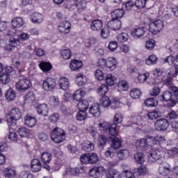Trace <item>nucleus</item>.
<instances>
[{
    "label": "nucleus",
    "mask_w": 178,
    "mask_h": 178,
    "mask_svg": "<svg viewBox=\"0 0 178 178\" xmlns=\"http://www.w3.org/2000/svg\"><path fill=\"white\" fill-rule=\"evenodd\" d=\"M162 102H168V106L172 108L177 104L178 102V88L176 86H171L169 90L163 92L159 96Z\"/></svg>",
    "instance_id": "nucleus-1"
},
{
    "label": "nucleus",
    "mask_w": 178,
    "mask_h": 178,
    "mask_svg": "<svg viewBox=\"0 0 178 178\" xmlns=\"http://www.w3.org/2000/svg\"><path fill=\"white\" fill-rule=\"evenodd\" d=\"M118 60L113 56L107 58L102 57L97 60V66L101 69H108L110 72H115L118 69Z\"/></svg>",
    "instance_id": "nucleus-2"
},
{
    "label": "nucleus",
    "mask_w": 178,
    "mask_h": 178,
    "mask_svg": "<svg viewBox=\"0 0 178 178\" xmlns=\"http://www.w3.org/2000/svg\"><path fill=\"white\" fill-rule=\"evenodd\" d=\"M150 76L149 72H145L143 74L139 73L136 80L139 84H145V83L149 86H161L162 84V79H154L150 77Z\"/></svg>",
    "instance_id": "nucleus-3"
},
{
    "label": "nucleus",
    "mask_w": 178,
    "mask_h": 178,
    "mask_svg": "<svg viewBox=\"0 0 178 178\" xmlns=\"http://www.w3.org/2000/svg\"><path fill=\"white\" fill-rule=\"evenodd\" d=\"M22 118V111L19 108H13L6 113V120L8 126H16L17 120Z\"/></svg>",
    "instance_id": "nucleus-4"
},
{
    "label": "nucleus",
    "mask_w": 178,
    "mask_h": 178,
    "mask_svg": "<svg viewBox=\"0 0 178 178\" xmlns=\"http://www.w3.org/2000/svg\"><path fill=\"white\" fill-rule=\"evenodd\" d=\"M86 172V167H67L63 172V177L67 178L70 176L77 177L79 175H83Z\"/></svg>",
    "instance_id": "nucleus-5"
},
{
    "label": "nucleus",
    "mask_w": 178,
    "mask_h": 178,
    "mask_svg": "<svg viewBox=\"0 0 178 178\" xmlns=\"http://www.w3.org/2000/svg\"><path fill=\"white\" fill-rule=\"evenodd\" d=\"M177 74H178V65L174 64L173 67H171L170 69L166 71V79H161L162 82L161 84H165L169 87L172 86V80L176 77Z\"/></svg>",
    "instance_id": "nucleus-6"
},
{
    "label": "nucleus",
    "mask_w": 178,
    "mask_h": 178,
    "mask_svg": "<svg viewBox=\"0 0 178 178\" xmlns=\"http://www.w3.org/2000/svg\"><path fill=\"white\" fill-rule=\"evenodd\" d=\"M165 156V147H160L159 149H152L150 151L148 156V161L149 163H154L159 159H162Z\"/></svg>",
    "instance_id": "nucleus-7"
},
{
    "label": "nucleus",
    "mask_w": 178,
    "mask_h": 178,
    "mask_svg": "<svg viewBox=\"0 0 178 178\" xmlns=\"http://www.w3.org/2000/svg\"><path fill=\"white\" fill-rule=\"evenodd\" d=\"M51 138L56 143L59 144L60 143H63L66 138V135L65 134V131L61 128H55L51 134Z\"/></svg>",
    "instance_id": "nucleus-8"
},
{
    "label": "nucleus",
    "mask_w": 178,
    "mask_h": 178,
    "mask_svg": "<svg viewBox=\"0 0 178 178\" xmlns=\"http://www.w3.org/2000/svg\"><path fill=\"white\" fill-rule=\"evenodd\" d=\"M163 27H165V24L161 19H156L149 23V31L152 34L161 33L163 30Z\"/></svg>",
    "instance_id": "nucleus-9"
},
{
    "label": "nucleus",
    "mask_w": 178,
    "mask_h": 178,
    "mask_svg": "<svg viewBox=\"0 0 178 178\" xmlns=\"http://www.w3.org/2000/svg\"><path fill=\"white\" fill-rule=\"evenodd\" d=\"M136 148L142 149V151H147L148 147H154V142L152 141V138L148 136L146 138H141L136 141Z\"/></svg>",
    "instance_id": "nucleus-10"
},
{
    "label": "nucleus",
    "mask_w": 178,
    "mask_h": 178,
    "mask_svg": "<svg viewBox=\"0 0 178 178\" xmlns=\"http://www.w3.org/2000/svg\"><path fill=\"white\" fill-rule=\"evenodd\" d=\"M32 83L27 78H23L19 80L15 84V88L19 92H24L31 88Z\"/></svg>",
    "instance_id": "nucleus-11"
},
{
    "label": "nucleus",
    "mask_w": 178,
    "mask_h": 178,
    "mask_svg": "<svg viewBox=\"0 0 178 178\" xmlns=\"http://www.w3.org/2000/svg\"><path fill=\"white\" fill-rule=\"evenodd\" d=\"M105 173H106V169L102 165L94 166L88 172L90 177L92 178H101L105 176Z\"/></svg>",
    "instance_id": "nucleus-12"
},
{
    "label": "nucleus",
    "mask_w": 178,
    "mask_h": 178,
    "mask_svg": "<svg viewBox=\"0 0 178 178\" xmlns=\"http://www.w3.org/2000/svg\"><path fill=\"white\" fill-rule=\"evenodd\" d=\"M42 88L47 92L54 91L56 88V80L52 77L46 78L42 82Z\"/></svg>",
    "instance_id": "nucleus-13"
},
{
    "label": "nucleus",
    "mask_w": 178,
    "mask_h": 178,
    "mask_svg": "<svg viewBox=\"0 0 178 178\" xmlns=\"http://www.w3.org/2000/svg\"><path fill=\"white\" fill-rule=\"evenodd\" d=\"M40 161L43 163L44 169L50 172L51 166H49V164L51 163V161H52V154L48 152H42L40 154Z\"/></svg>",
    "instance_id": "nucleus-14"
},
{
    "label": "nucleus",
    "mask_w": 178,
    "mask_h": 178,
    "mask_svg": "<svg viewBox=\"0 0 178 178\" xmlns=\"http://www.w3.org/2000/svg\"><path fill=\"white\" fill-rule=\"evenodd\" d=\"M58 30L61 34H69L72 30V24L69 21H62L58 24Z\"/></svg>",
    "instance_id": "nucleus-15"
},
{
    "label": "nucleus",
    "mask_w": 178,
    "mask_h": 178,
    "mask_svg": "<svg viewBox=\"0 0 178 178\" xmlns=\"http://www.w3.org/2000/svg\"><path fill=\"white\" fill-rule=\"evenodd\" d=\"M24 124L29 129H33L37 125V119L31 114H26L24 117Z\"/></svg>",
    "instance_id": "nucleus-16"
},
{
    "label": "nucleus",
    "mask_w": 178,
    "mask_h": 178,
    "mask_svg": "<svg viewBox=\"0 0 178 178\" xmlns=\"http://www.w3.org/2000/svg\"><path fill=\"white\" fill-rule=\"evenodd\" d=\"M154 127L158 131H165L169 127V121L165 118L158 120L154 124Z\"/></svg>",
    "instance_id": "nucleus-17"
},
{
    "label": "nucleus",
    "mask_w": 178,
    "mask_h": 178,
    "mask_svg": "<svg viewBox=\"0 0 178 178\" xmlns=\"http://www.w3.org/2000/svg\"><path fill=\"white\" fill-rule=\"evenodd\" d=\"M89 113L95 118H99L102 114L101 106L98 103H95L89 107Z\"/></svg>",
    "instance_id": "nucleus-18"
},
{
    "label": "nucleus",
    "mask_w": 178,
    "mask_h": 178,
    "mask_svg": "<svg viewBox=\"0 0 178 178\" xmlns=\"http://www.w3.org/2000/svg\"><path fill=\"white\" fill-rule=\"evenodd\" d=\"M33 106L35 108L38 115H42L43 116L48 115L49 108H48V105H47V104H40L38 103H35Z\"/></svg>",
    "instance_id": "nucleus-19"
},
{
    "label": "nucleus",
    "mask_w": 178,
    "mask_h": 178,
    "mask_svg": "<svg viewBox=\"0 0 178 178\" xmlns=\"http://www.w3.org/2000/svg\"><path fill=\"white\" fill-rule=\"evenodd\" d=\"M83 67V62L80 60L73 59L69 63L71 72H79Z\"/></svg>",
    "instance_id": "nucleus-20"
},
{
    "label": "nucleus",
    "mask_w": 178,
    "mask_h": 178,
    "mask_svg": "<svg viewBox=\"0 0 178 178\" xmlns=\"http://www.w3.org/2000/svg\"><path fill=\"white\" fill-rule=\"evenodd\" d=\"M116 90L118 92H126L130 88L129 81L126 80H121L118 81L116 86Z\"/></svg>",
    "instance_id": "nucleus-21"
},
{
    "label": "nucleus",
    "mask_w": 178,
    "mask_h": 178,
    "mask_svg": "<svg viewBox=\"0 0 178 178\" xmlns=\"http://www.w3.org/2000/svg\"><path fill=\"white\" fill-rule=\"evenodd\" d=\"M144 34H145V28L143 26L135 27L131 32V35L135 39L141 38Z\"/></svg>",
    "instance_id": "nucleus-22"
},
{
    "label": "nucleus",
    "mask_w": 178,
    "mask_h": 178,
    "mask_svg": "<svg viewBox=\"0 0 178 178\" xmlns=\"http://www.w3.org/2000/svg\"><path fill=\"white\" fill-rule=\"evenodd\" d=\"M20 45V40H19L18 38H10L8 44L4 47V49L6 51H13L16 47H19Z\"/></svg>",
    "instance_id": "nucleus-23"
},
{
    "label": "nucleus",
    "mask_w": 178,
    "mask_h": 178,
    "mask_svg": "<svg viewBox=\"0 0 178 178\" xmlns=\"http://www.w3.org/2000/svg\"><path fill=\"white\" fill-rule=\"evenodd\" d=\"M1 173L5 178H15L17 176V172L16 170L10 167L4 168L2 170Z\"/></svg>",
    "instance_id": "nucleus-24"
},
{
    "label": "nucleus",
    "mask_w": 178,
    "mask_h": 178,
    "mask_svg": "<svg viewBox=\"0 0 178 178\" xmlns=\"http://www.w3.org/2000/svg\"><path fill=\"white\" fill-rule=\"evenodd\" d=\"M58 87L63 91H67L69 88H70V81H69V79L65 76H62L58 80Z\"/></svg>",
    "instance_id": "nucleus-25"
},
{
    "label": "nucleus",
    "mask_w": 178,
    "mask_h": 178,
    "mask_svg": "<svg viewBox=\"0 0 178 178\" xmlns=\"http://www.w3.org/2000/svg\"><path fill=\"white\" fill-rule=\"evenodd\" d=\"M104 81L108 87H114L115 84H118V77L111 73H108L106 75Z\"/></svg>",
    "instance_id": "nucleus-26"
},
{
    "label": "nucleus",
    "mask_w": 178,
    "mask_h": 178,
    "mask_svg": "<svg viewBox=\"0 0 178 178\" xmlns=\"http://www.w3.org/2000/svg\"><path fill=\"white\" fill-rule=\"evenodd\" d=\"M42 166L41 165V162L37 159H33L31 161L30 169L33 173H38L41 172Z\"/></svg>",
    "instance_id": "nucleus-27"
},
{
    "label": "nucleus",
    "mask_w": 178,
    "mask_h": 178,
    "mask_svg": "<svg viewBox=\"0 0 178 178\" xmlns=\"http://www.w3.org/2000/svg\"><path fill=\"white\" fill-rule=\"evenodd\" d=\"M30 20L35 24H41L44 22V15L40 13H33L30 16Z\"/></svg>",
    "instance_id": "nucleus-28"
},
{
    "label": "nucleus",
    "mask_w": 178,
    "mask_h": 178,
    "mask_svg": "<svg viewBox=\"0 0 178 178\" xmlns=\"http://www.w3.org/2000/svg\"><path fill=\"white\" fill-rule=\"evenodd\" d=\"M87 76L84 75L83 73L76 74L75 76V83L76 86L81 87V86H84L87 84Z\"/></svg>",
    "instance_id": "nucleus-29"
},
{
    "label": "nucleus",
    "mask_w": 178,
    "mask_h": 178,
    "mask_svg": "<svg viewBox=\"0 0 178 178\" xmlns=\"http://www.w3.org/2000/svg\"><path fill=\"white\" fill-rule=\"evenodd\" d=\"M85 95L86 91L84 90V88H81L74 91L72 95V99L74 101H76V102H78L79 101H81V99L84 98Z\"/></svg>",
    "instance_id": "nucleus-30"
},
{
    "label": "nucleus",
    "mask_w": 178,
    "mask_h": 178,
    "mask_svg": "<svg viewBox=\"0 0 178 178\" xmlns=\"http://www.w3.org/2000/svg\"><path fill=\"white\" fill-rule=\"evenodd\" d=\"M151 138H152L153 146L156 144H159L161 147H166V145H168L166 142V139L165 138V136L157 135L154 138L151 136Z\"/></svg>",
    "instance_id": "nucleus-31"
},
{
    "label": "nucleus",
    "mask_w": 178,
    "mask_h": 178,
    "mask_svg": "<svg viewBox=\"0 0 178 178\" xmlns=\"http://www.w3.org/2000/svg\"><path fill=\"white\" fill-rule=\"evenodd\" d=\"M108 26L114 31L120 30L122 29V21L112 19V20L108 22Z\"/></svg>",
    "instance_id": "nucleus-32"
},
{
    "label": "nucleus",
    "mask_w": 178,
    "mask_h": 178,
    "mask_svg": "<svg viewBox=\"0 0 178 178\" xmlns=\"http://www.w3.org/2000/svg\"><path fill=\"white\" fill-rule=\"evenodd\" d=\"M159 172L163 176H168L171 172L170 165L168 163H162L159 168Z\"/></svg>",
    "instance_id": "nucleus-33"
},
{
    "label": "nucleus",
    "mask_w": 178,
    "mask_h": 178,
    "mask_svg": "<svg viewBox=\"0 0 178 178\" xmlns=\"http://www.w3.org/2000/svg\"><path fill=\"white\" fill-rule=\"evenodd\" d=\"M18 134L19 137H22V138H33L31 130L26 127L19 128L18 129Z\"/></svg>",
    "instance_id": "nucleus-34"
},
{
    "label": "nucleus",
    "mask_w": 178,
    "mask_h": 178,
    "mask_svg": "<svg viewBox=\"0 0 178 178\" xmlns=\"http://www.w3.org/2000/svg\"><path fill=\"white\" fill-rule=\"evenodd\" d=\"M11 26L14 29H20L24 26V20L20 17H14L11 21Z\"/></svg>",
    "instance_id": "nucleus-35"
},
{
    "label": "nucleus",
    "mask_w": 178,
    "mask_h": 178,
    "mask_svg": "<svg viewBox=\"0 0 178 178\" xmlns=\"http://www.w3.org/2000/svg\"><path fill=\"white\" fill-rule=\"evenodd\" d=\"M129 95L132 99H140L143 95V92L138 88H134L130 90Z\"/></svg>",
    "instance_id": "nucleus-36"
},
{
    "label": "nucleus",
    "mask_w": 178,
    "mask_h": 178,
    "mask_svg": "<svg viewBox=\"0 0 178 178\" xmlns=\"http://www.w3.org/2000/svg\"><path fill=\"white\" fill-rule=\"evenodd\" d=\"M158 56L155 54H151L145 60V64L146 66H154L158 63Z\"/></svg>",
    "instance_id": "nucleus-37"
},
{
    "label": "nucleus",
    "mask_w": 178,
    "mask_h": 178,
    "mask_svg": "<svg viewBox=\"0 0 178 178\" xmlns=\"http://www.w3.org/2000/svg\"><path fill=\"white\" fill-rule=\"evenodd\" d=\"M103 26L104 24L99 19H95L90 23V29L92 31H99Z\"/></svg>",
    "instance_id": "nucleus-38"
},
{
    "label": "nucleus",
    "mask_w": 178,
    "mask_h": 178,
    "mask_svg": "<svg viewBox=\"0 0 178 178\" xmlns=\"http://www.w3.org/2000/svg\"><path fill=\"white\" fill-rule=\"evenodd\" d=\"M47 104L49 106L56 108V106L60 105V100H59V97L57 96H51L47 99Z\"/></svg>",
    "instance_id": "nucleus-39"
},
{
    "label": "nucleus",
    "mask_w": 178,
    "mask_h": 178,
    "mask_svg": "<svg viewBox=\"0 0 178 178\" xmlns=\"http://www.w3.org/2000/svg\"><path fill=\"white\" fill-rule=\"evenodd\" d=\"M130 156V152L126 149H119L117 152V157L120 161H124Z\"/></svg>",
    "instance_id": "nucleus-40"
},
{
    "label": "nucleus",
    "mask_w": 178,
    "mask_h": 178,
    "mask_svg": "<svg viewBox=\"0 0 178 178\" xmlns=\"http://www.w3.org/2000/svg\"><path fill=\"white\" fill-rule=\"evenodd\" d=\"M124 16V10L123 9H115L111 13V17L114 20H119Z\"/></svg>",
    "instance_id": "nucleus-41"
},
{
    "label": "nucleus",
    "mask_w": 178,
    "mask_h": 178,
    "mask_svg": "<svg viewBox=\"0 0 178 178\" xmlns=\"http://www.w3.org/2000/svg\"><path fill=\"white\" fill-rule=\"evenodd\" d=\"M110 140H111L110 141L111 148L119 149L122 147V140L118 138L110 136Z\"/></svg>",
    "instance_id": "nucleus-42"
},
{
    "label": "nucleus",
    "mask_w": 178,
    "mask_h": 178,
    "mask_svg": "<svg viewBox=\"0 0 178 178\" xmlns=\"http://www.w3.org/2000/svg\"><path fill=\"white\" fill-rule=\"evenodd\" d=\"M144 104L147 108H156V106L159 103L158 102V99H156V98L150 97L145 100Z\"/></svg>",
    "instance_id": "nucleus-43"
},
{
    "label": "nucleus",
    "mask_w": 178,
    "mask_h": 178,
    "mask_svg": "<svg viewBox=\"0 0 178 178\" xmlns=\"http://www.w3.org/2000/svg\"><path fill=\"white\" fill-rule=\"evenodd\" d=\"M81 147L83 151L86 152H90V151H94L95 146L92 143L88 140H85L81 143Z\"/></svg>",
    "instance_id": "nucleus-44"
},
{
    "label": "nucleus",
    "mask_w": 178,
    "mask_h": 178,
    "mask_svg": "<svg viewBox=\"0 0 178 178\" xmlns=\"http://www.w3.org/2000/svg\"><path fill=\"white\" fill-rule=\"evenodd\" d=\"M5 97L7 101L12 102L16 99V90L13 88H9L5 92Z\"/></svg>",
    "instance_id": "nucleus-45"
},
{
    "label": "nucleus",
    "mask_w": 178,
    "mask_h": 178,
    "mask_svg": "<svg viewBox=\"0 0 178 178\" xmlns=\"http://www.w3.org/2000/svg\"><path fill=\"white\" fill-rule=\"evenodd\" d=\"M123 106V103L120 102V99L118 97H113L111 99V103L110 105V108L111 109H119V108H122Z\"/></svg>",
    "instance_id": "nucleus-46"
},
{
    "label": "nucleus",
    "mask_w": 178,
    "mask_h": 178,
    "mask_svg": "<svg viewBox=\"0 0 178 178\" xmlns=\"http://www.w3.org/2000/svg\"><path fill=\"white\" fill-rule=\"evenodd\" d=\"M161 116H162V112L159 110H154L147 113V118L150 120H156V119L161 118Z\"/></svg>",
    "instance_id": "nucleus-47"
},
{
    "label": "nucleus",
    "mask_w": 178,
    "mask_h": 178,
    "mask_svg": "<svg viewBox=\"0 0 178 178\" xmlns=\"http://www.w3.org/2000/svg\"><path fill=\"white\" fill-rule=\"evenodd\" d=\"M134 159L136 163H138V165H143V163L145 162V154L140 152H136L134 154Z\"/></svg>",
    "instance_id": "nucleus-48"
},
{
    "label": "nucleus",
    "mask_w": 178,
    "mask_h": 178,
    "mask_svg": "<svg viewBox=\"0 0 178 178\" xmlns=\"http://www.w3.org/2000/svg\"><path fill=\"white\" fill-rule=\"evenodd\" d=\"M109 91V86L106 83H102L97 89V92L99 95H106Z\"/></svg>",
    "instance_id": "nucleus-49"
},
{
    "label": "nucleus",
    "mask_w": 178,
    "mask_h": 178,
    "mask_svg": "<svg viewBox=\"0 0 178 178\" xmlns=\"http://www.w3.org/2000/svg\"><path fill=\"white\" fill-rule=\"evenodd\" d=\"M111 101L112 99H111L109 97L104 95L100 99V104L103 108H111Z\"/></svg>",
    "instance_id": "nucleus-50"
},
{
    "label": "nucleus",
    "mask_w": 178,
    "mask_h": 178,
    "mask_svg": "<svg viewBox=\"0 0 178 178\" xmlns=\"http://www.w3.org/2000/svg\"><path fill=\"white\" fill-rule=\"evenodd\" d=\"M60 55L64 60H69V59H72L73 54L70 49H63L60 51Z\"/></svg>",
    "instance_id": "nucleus-51"
},
{
    "label": "nucleus",
    "mask_w": 178,
    "mask_h": 178,
    "mask_svg": "<svg viewBox=\"0 0 178 178\" xmlns=\"http://www.w3.org/2000/svg\"><path fill=\"white\" fill-rule=\"evenodd\" d=\"M120 177V173L116 169H110L106 173V178H119Z\"/></svg>",
    "instance_id": "nucleus-52"
},
{
    "label": "nucleus",
    "mask_w": 178,
    "mask_h": 178,
    "mask_svg": "<svg viewBox=\"0 0 178 178\" xmlns=\"http://www.w3.org/2000/svg\"><path fill=\"white\" fill-rule=\"evenodd\" d=\"M152 75L154 76V78L153 79H162L163 78H160L162 77V76L165 75V71H163V70L157 67V68H154L152 71Z\"/></svg>",
    "instance_id": "nucleus-53"
},
{
    "label": "nucleus",
    "mask_w": 178,
    "mask_h": 178,
    "mask_svg": "<svg viewBox=\"0 0 178 178\" xmlns=\"http://www.w3.org/2000/svg\"><path fill=\"white\" fill-rule=\"evenodd\" d=\"M88 102L86 99H82L81 100L78 101L77 108L79 111H86V109H88Z\"/></svg>",
    "instance_id": "nucleus-54"
},
{
    "label": "nucleus",
    "mask_w": 178,
    "mask_h": 178,
    "mask_svg": "<svg viewBox=\"0 0 178 178\" xmlns=\"http://www.w3.org/2000/svg\"><path fill=\"white\" fill-rule=\"evenodd\" d=\"M95 77L98 81H104L105 80V78L106 76H105V73H104V71L101 69H97L95 71L94 73Z\"/></svg>",
    "instance_id": "nucleus-55"
},
{
    "label": "nucleus",
    "mask_w": 178,
    "mask_h": 178,
    "mask_svg": "<svg viewBox=\"0 0 178 178\" xmlns=\"http://www.w3.org/2000/svg\"><path fill=\"white\" fill-rule=\"evenodd\" d=\"M39 67L42 72H49L52 69V64L49 62L42 61L39 64Z\"/></svg>",
    "instance_id": "nucleus-56"
},
{
    "label": "nucleus",
    "mask_w": 178,
    "mask_h": 178,
    "mask_svg": "<svg viewBox=\"0 0 178 178\" xmlns=\"http://www.w3.org/2000/svg\"><path fill=\"white\" fill-rule=\"evenodd\" d=\"M108 130L109 134L111 136V137H116V136H118L119 134V131H118V124L116 123H113L109 125Z\"/></svg>",
    "instance_id": "nucleus-57"
},
{
    "label": "nucleus",
    "mask_w": 178,
    "mask_h": 178,
    "mask_svg": "<svg viewBox=\"0 0 178 178\" xmlns=\"http://www.w3.org/2000/svg\"><path fill=\"white\" fill-rule=\"evenodd\" d=\"M147 172V170L145 165H140L139 168L134 169V173L136 176H142L143 175H145Z\"/></svg>",
    "instance_id": "nucleus-58"
},
{
    "label": "nucleus",
    "mask_w": 178,
    "mask_h": 178,
    "mask_svg": "<svg viewBox=\"0 0 178 178\" xmlns=\"http://www.w3.org/2000/svg\"><path fill=\"white\" fill-rule=\"evenodd\" d=\"M145 47L148 51H152L156 47V42L154 39H149L145 42Z\"/></svg>",
    "instance_id": "nucleus-59"
},
{
    "label": "nucleus",
    "mask_w": 178,
    "mask_h": 178,
    "mask_svg": "<svg viewBox=\"0 0 178 178\" xmlns=\"http://www.w3.org/2000/svg\"><path fill=\"white\" fill-rule=\"evenodd\" d=\"M24 101H27L28 102H31L32 105L34 106L35 102V95L33 92H29L26 96L24 97Z\"/></svg>",
    "instance_id": "nucleus-60"
},
{
    "label": "nucleus",
    "mask_w": 178,
    "mask_h": 178,
    "mask_svg": "<svg viewBox=\"0 0 178 178\" xmlns=\"http://www.w3.org/2000/svg\"><path fill=\"white\" fill-rule=\"evenodd\" d=\"M75 3L79 12H81V10H84V8H87V1L86 0H76Z\"/></svg>",
    "instance_id": "nucleus-61"
},
{
    "label": "nucleus",
    "mask_w": 178,
    "mask_h": 178,
    "mask_svg": "<svg viewBox=\"0 0 178 178\" xmlns=\"http://www.w3.org/2000/svg\"><path fill=\"white\" fill-rule=\"evenodd\" d=\"M84 44L86 48H92L97 44V38L93 37L89 38L85 40Z\"/></svg>",
    "instance_id": "nucleus-62"
},
{
    "label": "nucleus",
    "mask_w": 178,
    "mask_h": 178,
    "mask_svg": "<svg viewBox=\"0 0 178 178\" xmlns=\"http://www.w3.org/2000/svg\"><path fill=\"white\" fill-rule=\"evenodd\" d=\"M129 33H122L117 35V40L118 42H127L129 41Z\"/></svg>",
    "instance_id": "nucleus-63"
},
{
    "label": "nucleus",
    "mask_w": 178,
    "mask_h": 178,
    "mask_svg": "<svg viewBox=\"0 0 178 178\" xmlns=\"http://www.w3.org/2000/svg\"><path fill=\"white\" fill-rule=\"evenodd\" d=\"M168 49L170 52H173L175 50L178 49V40H175L172 42H170L167 45Z\"/></svg>",
    "instance_id": "nucleus-64"
}]
</instances>
